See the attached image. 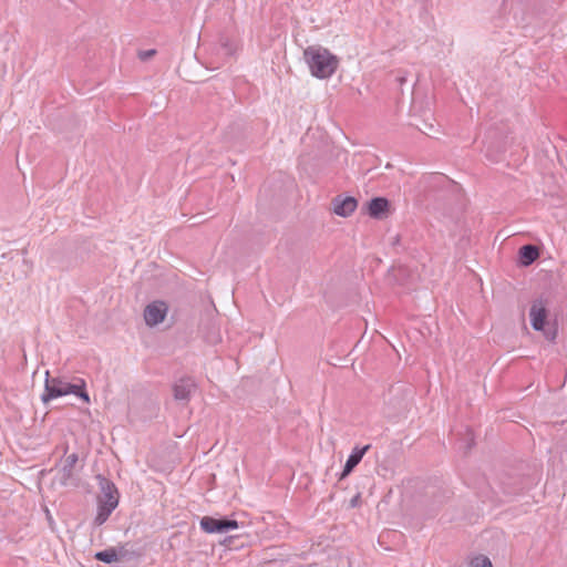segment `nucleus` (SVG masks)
I'll use <instances>...</instances> for the list:
<instances>
[{
	"label": "nucleus",
	"mask_w": 567,
	"mask_h": 567,
	"mask_svg": "<svg viewBox=\"0 0 567 567\" xmlns=\"http://www.w3.org/2000/svg\"><path fill=\"white\" fill-rule=\"evenodd\" d=\"M86 383L83 379H75L74 382H68L62 378L55 377L50 378V372H45L44 392L41 395V400L44 404L49 401L64 396L68 394H74L82 399L85 403H90L89 393L85 390Z\"/></svg>",
	"instance_id": "obj_1"
},
{
	"label": "nucleus",
	"mask_w": 567,
	"mask_h": 567,
	"mask_svg": "<svg viewBox=\"0 0 567 567\" xmlns=\"http://www.w3.org/2000/svg\"><path fill=\"white\" fill-rule=\"evenodd\" d=\"M303 58L311 71L318 79L330 78L338 68V59L328 49L320 45H310L303 51Z\"/></svg>",
	"instance_id": "obj_2"
},
{
	"label": "nucleus",
	"mask_w": 567,
	"mask_h": 567,
	"mask_svg": "<svg viewBox=\"0 0 567 567\" xmlns=\"http://www.w3.org/2000/svg\"><path fill=\"white\" fill-rule=\"evenodd\" d=\"M238 522L229 518H215L212 516H204L200 519V527L208 534H224L233 529H237Z\"/></svg>",
	"instance_id": "obj_3"
},
{
	"label": "nucleus",
	"mask_w": 567,
	"mask_h": 567,
	"mask_svg": "<svg viewBox=\"0 0 567 567\" xmlns=\"http://www.w3.org/2000/svg\"><path fill=\"white\" fill-rule=\"evenodd\" d=\"M168 312V306L165 301L155 300L148 303L144 309V320L148 327H155L164 321Z\"/></svg>",
	"instance_id": "obj_4"
},
{
	"label": "nucleus",
	"mask_w": 567,
	"mask_h": 567,
	"mask_svg": "<svg viewBox=\"0 0 567 567\" xmlns=\"http://www.w3.org/2000/svg\"><path fill=\"white\" fill-rule=\"evenodd\" d=\"M97 478L101 488L99 504L116 508L118 504V492L115 484L103 476H99Z\"/></svg>",
	"instance_id": "obj_5"
},
{
	"label": "nucleus",
	"mask_w": 567,
	"mask_h": 567,
	"mask_svg": "<svg viewBox=\"0 0 567 567\" xmlns=\"http://www.w3.org/2000/svg\"><path fill=\"white\" fill-rule=\"evenodd\" d=\"M195 391L196 383L190 378H183L173 386L174 399L181 402H188Z\"/></svg>",
	"instance_id": "obj_6"
},
{
	"label": "nucleus",
	"mask_w": 567,
	"mask_h": 567,
	"mask_svg": "<svg viewBox=\"0 0 567 567\" xmlns=\"http://www.w3.org/2000/svg\"><path fill=\"white\" fill-rule=\"evenodd\" d=\"M547 316L546 303L544 300H535L529 310L530 323L536 331L544 329L545 319Z\"/></svg>",
	"instance_id": "obj_7"
},
{
	"label": "nucleus",
	"mask_w": 567,
	"mask_h": 567,
	"mask_svg": "<svg viewBox=\"0 0 567 567\" xmlns=\"http://www.w3.org/2000/svg\"><path fill=\"white\" fill-rule=\"evenodd\" d=\"M357 206L358 202L354 197H337L333 200V213L338 216L347 217L355 210Z\"/></svg>",
	"instance_id": "obj_8"
},
{
	"label": "nucleus",
	"mask_w": 567,
	"mask_h": 567,
	"mask_svg": "<svg viewBox=\"0 0 567 567\" xmlns=\"http://www.w3.org/2000/svg\"><path fill=\"white\" fill-rule=\"evenodd\" d=\"M371 445H364L362 447L355 446L349 455L344 468L341 474V478L348 476L353 468L361 462L363 455L370 450Z\"/></svg>",
	"instance_id": "obj_9"
},
{
	"label": "nucleus",
	"mask_w": 567,
	"mask_h": 567,
	"mask_svg": "<svg viewBox=\"0 0 567 567\" xmlns=\"http://www.w3.org/2000/svg\"><path fill=\"white\" fill-rule=\"evenodd\" d=\"M389 209V200L384 197L372 198L368 204L369 215L373 218L381 219L385 217Z\"/></svg>",
	"instance_id": "obj_10"
},
{
	"label": "nucleus",
	"mask_w": 567,
	"mask_h": 567,
	"mask_svg": "<svg viewBox=\"0 0 567 567\" xmlns=\"http://www.w3.org/2000/svg\"><path fill=\"white\" fill-rule=\"evenodd\" d=\"M78 460H79V457H78V454H75V453L70 454L64 458L63 466L61 470V484L62 485H66L68 482L72 478L73 468H74Z\"/></svg>",
	"instance_id": "obj_11"
},
{
	"label": "nucleus",
	"mask_w": 567,
	"mask_h": 567,
	"mask_svg": "<svg viewBox=\"0 0 567 567\" xmlns=\"http://www.w3.org/2000/svg\"><path fill=\"white\" fill-rule=\"evenodd\" d=\"M539 257L538 248L534 245H525L519 249L520 262L524 266L532 265Z\"/></svg>",
	"instance_id": "obj_12"
},
{
	"label": "nucleus",
	"mask_w": 567,
	"mask_h": 567,
	"mask_svg": "<svg viewBox=\"0 0 567 567\" xmlns=\"http://www.w3.org/2000/svg\"><path fill=\"white\" fill-rule=\"evenodd\" d=\"M115 554H116V563H126L130 561V559L135 555L133 550L127 548V546H118L113 547Z\"/></svg>",
	"instance_id": "obj_13"
},
{
	"label": "nucleus",
	"mask_w": 567,
	"mask_h": 567,
	"mask_svg": "<svg viewBox=\"0 0 567 567\" xmlns=\"http://www.w3.org/2000/svg\"><path fill=\"white\" fill-rule=\"evenodd\" d=\"M95 558L97 560H101V561L105 563V564H111V563H116L117 561L116 560V554H115L113 547L112 548H107V549L102 550V551H97L95 554Z\"/></svg>",
	"instance_id": "obj_14"
},
{
	"label": "nucleus",
	"mask_w": 567,
	"mask_h": 567,
	"mask_svg": "<svg viewBox=\"0 0 567 567\" xmlns=\"http://www.w3.org/2000/svg\"><path fill=\"white\" fill-rule=\"evenodd\" d=\"M113 506H105L99 504L97 515L95 517V523L97 525H102L111 515V513L114 511Z\"/></svg>",
	"instance_id": "obj_15"
},
{
	"label": "nucleus",
	"mask_w": 567,
	"mask_h": 567,
	"mask_svg": "<svg viewBox=\"0 0 567 567\" xmlns=\"http://www.w3.org/2000/svg\"><path fill=\"white\" fill-rule=\"evenodd\" d=\"M468 567H493V564L487 556L476 555L470 560Z\"/></svg>",
	"instance_id": "obj_16"
},
{
	"label": "nucleus",
	"mask_w": 567,
	"mask_h": 567,
	"mask_svg": "<svg viewBox=\"0 0 567 567\" xmlns=\"http://www.w3.org/2000/svg\"><path fill=\"white\" fill-rule=\"evenodd\" d=\"M156 54L155 49L143 50L138 52V59L143 62L151 60Z\"/></svg>",
	"instance_id": "obj_17"
},
{
	"label": "nucleus",
	"mask_w": 567,
	"mask_h": 567,
	"mask_svg": "<svg viewBox=\"0 0 567 567\" xmlns=\"http://www.w3.org/2000/svg\"><path fill=\"white\" fill-rule=\"evenodd\" d=\"M486 156L491 157V159H492V161H494V162H497V161H498V158H496V157H492V156H491V154H489V151H488V150H487V152H486Z\"/></svg>",
	"instance_id": "obj_18"
}]
</instances>
